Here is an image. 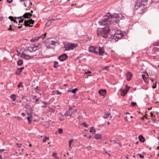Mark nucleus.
Segmentation results:
<instances>
[{
  "label": "nucleus",
  "instance_id": "f257e3e1",
  "mask_svg": "<svg viewBox=\"0 0 159 159\" xmlns=\"http://www.w3.org/2000/svg\"><path fill=\"white\" fill-rule=\"evenodd\" d=\"M124 16L120 13L115 14L112 16L110 13H108L104 17V19L101 21H99L98 23L100 25H107L112 23H118L120 20L124 19Z\"/></svg>",
  "mask_w": 159,
  "mask_h": 159
},
{
  "label": "nucleus",
  "instance_id": "f03ea898",
  "mask_svg": "<svg viewBox=\"0 0 159 159\" xmlns=\"http://www.w3.org/2000/svg\"><path fill=\"white\" fill-rule=\"evenodd\" d=\"M110 29L108 26H107L102 28H99L97 29V33L98 36H102V37L106 38L108 37L107 34Z\"/></svg>",
  "mask_w": 159,
  "mask_h": 159
},
{
  "label": "nucleus",
  "instance_id": "7ed1b4c3",
  "mask_svg": "<svg viewBox=\"0 0 159 159\" xmlns=\"http://www.w3.org/2000/svg\"><path fill=\"white\" fill-rule=\"evenodd\" d=\"M63 44L64 47L65 48L66 50H73L78 46L77 43H71L67 42H64Z\"/></svg>",
  "mask_w": 159,
  "mask_h": 159
},
{
  "label": "nucleus",
  "instance_id": "20e7f679",
  "mask_svg": "<svg viewBox=\"0 0 159 159\" xmlns=\"http://www.w3.org/2000/svg\"><path fill=\"white\" fill-rule=\"evenodd\" d=\"M148 0H137L135 4L134 9L138 8L141 6H145L147 4Z\"/></svg>",
  "mask_w": 159,
  "mask_h": 159
},
{
  "label": "nucleus",
  "instance_id": "39448f33",
  "mask_svg": "<svg viewBox=\"0 0 159 159\" xmlns=\"http://www.w3.org/2000/svg\"><path fill=\"white\" fill-rule=\"evenodd\" d=\"M123 36V34L121 31L118 30L113 35L112 38L115 39L116 41H117L118 39H120Z\"/></svg>",
  "mask_w": 159,
  "mask_h": 159
},
{
  "label": "nucleus",
  "instance_id": "423d86ee",
  "mask_svg": "<svg viewBox=\"0 0 159 159\" xmlns=\"http://www.w3.org/2000/svg\"><path fill=\"white\" fill-rule=\"evenodd\" d=\"M146 7V5L143 6H141V7L138 8H135L134 10L138 13L141 14L144 12Z\"/></svg>",
  "mask_w": 159,
  "mask_h": 159
},
{
  "label": "nucleus",
  "instance_id": "0eeeda50",
  "mask_svg": "<svg viewBox=\"0 0 159 159\" xmlns=\"http://www.w3.org/2000/svg\"><path fill=\"white\" fill-rule=\"evenodd\" d=\"M34 21L32 19L28 20H25L24 25L25 26L32 27L33 25H31L30 24H33Z\"/></svg>",
  "mask_w": 159,
  "mask_h": 159
},
{
  "label": "nucleus",
  "instance_id": "6e6552de",
  "mask_svg": "<svg viewBox=\"0 0 159 159\" xmlns=\"http://www.w3.org/2000/svg\"><path fill=\"white\" fill-rule=\"evenodd\" d=\"M89 52H92L96 54H98L99 55H102L104 53V50H89Z\"/></svg>",
  "mask_w": 159,
  "mask_h": 159
},
{
  "label": "nucleus",
  "instance_id": "1a4fd4ad",
  "mask_svg": "<svg viewBox=\"0 0 159 159\" xmlns=\"http://www.w3.org/2000/svg\"><path fill=\"white\" fill-rule=\"evenodd\" d=\"M68 57L67 55L66 54H62L59 57V60L61 61L65 60Z\"/></svg>",
  "mask_w": 159,
  "mask_h": 159
},
{
  "label": "nucleus",
  "instance_id": "9d476101",
  "mask_svg": "<svg viewBox=\"0 0 159 159\" xmlns=\"http://www.w3.org/2000/svg\"><path fill=\"white\" fill-rule=\"evenodd\" d=\"M32 16L30 12L25 13L23 16H20V17H23L25 18H29Z\"/></svg>",
  "mask_w": 159,
  "mask_h": 159
},
{
  "label": "nucleus",
  "instance_id": "9b49d317",
  "mask_svg": "<svg viewBox=\"0 0 159 159\" xmlns=\"http://www.w3.org/2000/svg\"><path fill=\"white\" fill-rule=\"evenodd\" d=\"M98 93L100 95L104 96L106 94V90L105 89H100L99 90Z\"/></svg>",
  "mask_w": 159,
  "mask_h": 159
},
{
  "label": "nucleus",
  "instance_id": "f8f14e48",
  "mask_svg": "<svg viewBox=\"0 0 159 159\" xmlns=\"http://www.w3.org/2000/svg\"><path fill=\"white\" fill-rule=\"evenodd\" d=\"M126 79L128 81H129L131 79V77L133 76V75L131 72H129L126 74Z\"/></svg>",
  "mask_w": 159,
  "mask_h": 159
},
{
  "label": "nucleus",
  "instance_id": "ddd939ff",
  "mask_svg": "<svg viewBox=\"0 0 159 159\" xmlns=\"http://www.w3.org/2000/svg\"><path fill=\"white\" fill-rule=\"evenodd\" d=\"M24 67H21L20 68H18L17 69V70L16 71V74L17 75H20V73L21 72L22 70L24 69Z\"/></svg>",
  "mask_w": 159,
  "mask_h": 159
},
{
  "label": "nucleus",
  "instance_id": "4468645a",
  "mask_svg": "<svg viewBox=\"0 0 159 159\" xmlns=\"http://www.w3.org/2000/svg\"><path fill=\"white\" fill-rule=\"evenodd\" d=\"M30 52L32 53L31 56V57L35 56L36 55H39V53L37 54V53H36V50H29Z\"/></svg>",
  "mask_w": 159,
  "mask_h": 159
},
{
  "label": "nucleus",
  "instance_id": "2eb2a0df",
  "mask_svg": "<svg viewBox=\"0 0 159 159\" xmlns=\"http://www.w3.org/2000/svg\"><path fill=\"white\" fill-rule=\"evenodd\" d=\"M110 113L107 112V113H105L103 116V117L105 119H107L108 117H110V119H111L112 117L110 116Z\"/></svg>",
  "mask_w": 159,
  "mask_h": 159
},
{
  "label": "nucleus",
  "instance_id": "dca6fc26",
  "mask_svg": "<svg viewBox=\"0 0 159 159\" xmlns=\"http://www.w3.org/2000/svg\"><path fill=\"white\" fill-rule=\"evenodd\" d=\"M25 118L28 120V124H31L32 122L31 119L33 118L32 116L30 115V116H28L27 117H26Z\"/></svg>",
  "mask_w": 159,
  "mask_h": 159
},
{
  "label": "nucleus",
  "instance_id": "f3484780",
  "mask_svg": "<svg viewBox=\"0 0 159 159\" xmlns=\"http://www.w3.org/2000/svg\"><path fill=\"white\" fill-rule=\"evenodd\" d=\"M39 40V38L38 37H34L30 40V41L33 43H35L37 41Z\"/></svg>",
  "mask_w": 159,
  "mask_h": 159
},
{
  "label": "nucleus",
  "instance_id": "a211bd4d",
  "mask_svg": "<svg viewBox=\"0 0 159 159\" xmlns=\"http://www.w3.org/2000/svg\"><path fill=\"white\" fill-rule=\"evenodd\" d=\"M78 91V89L76 88L72 90L71 89H69L68 90V92H71L72 93H75Z\"/></svg>",
  "mask_w": 159,
  "mask_h": 159
},
{
  "label": "nucleus",
  "instance_id": "6ab92c4d",
  "mask_svg": "<svg viewBox=\"0 0 159 159\" xmlns=\"http://www.w3.org/2000/svg\"><path fill=\"white\" fill-rule=\"evenodd\" d=\"M139 140L141 142H144L145 141V139L143 137L142 135H140L139 136Z\"/></svg>",
  "mask_w": 159,
  "mask_h": 159
},
{
  "label": "nucleus",
  "instance_id": "aec40b11",
  "mask_svg": "<svg viewBox=\"0 0 159 159\" xmlns=\"http://www.w3.org/2000/svg\"><path fill=\"white\" fill-rule=\"evenodd\" d=\"M22 57L26 59H29L31 57V56L25 55L24 53V52H23V53L22 54Z\"/></svg>",
  "mask_w": 159,
  "mask_h": 159
},
{
  "label": "nucleus",
  "instance_id": "412c9836",
  "mask_svg": "<svg viewBox=\"0 0 159 159\" xmlns=\"http://www.w3.org/2000/svg\"><path fill=\"white\" fill-rule=\"evenodd\" d=\"M120 91L121 92V95L122 96H124L127 93V92L123 89H120Z\"/></svg>",
  "mask_w": 159,
  "mask_h": 159
},
{
  "label": "nucleus",
  "instance_id": "4be33fe9",
  "mask_svg": "<svg viewBox=\"0 0 159 159\" xmlns=\"http://www.w3.org/2000/svg\"><path fill=\"white\" fill-rule=\"evenodd\" d=\"M101 135L99 134H95L94 138L96 139H99L101 138Z\"/></svg>",
  "mask_w": 159,
  "mask_h": 159
},
{
  "label": "nucleus",
  "instance_id": "5701e85b",
  "mask_svg": "<svg viewBox=\"0 0 159 159\" xmlns=\"http://www.w3.org/2000/svg\"><path fill=\"white\" fill-rule=\"evenodd\" d=\"M10 98L12 99V100L13 101H15L16 100V96L14 94H11L10 96Z\"/></svg>",
  "mask_w": 159,
  "mask_h": 159
},
{
  "label": "nucleus",
  "instance_id": "b1692460",
  "mask_svg": "<svg viewBox=\"0 0 159 159\" xmlns=\"http://www.w3.org/2000/svg\"><path fill=\"white\" fill-rule=\"evenodd\" d=\"M52 20H51L50 19L48 20L46 23L45 26H49L50 25L51 23H52Z\"/></svg>",
  "mask_w": 159,
  "mask_h": 159
},
{
  "label": "nucleus",
  "instance_id": "393cba45",
  "mask_svg": "<svg viewBox=\"0 0 159 159\" xmlns=\"http://www.w3.org/2000/svg\"><path fill=\"white\" fill-rule=\"evenodd\" d=\"M50 45L52 46L55 45L56 44H58L57 41H52L51 43H50Z\"/></svg>",
  "mask_w": 159,
  "mask_h": 159
},
{
  "label": "nucleus",
  "instance_id": "a878e982",
  "mask_svg": "<svg viewBox=\"0 0 159 159\" xmlns=\"http://www.w3.org/2000/svg\"><path fill=\"white\" fill-rule=\"evenodd\" d=\"M89 50H96L98 49V47H94L93 46H91L89 47Z\"/></svg>",
  "mask_w": 159,
  "mask_h": 159
},
{
  "label": "nucleus",
  "instance_id": "bb28decb",
  "mask_svg": "<svg viewBox=\"0 0 159 159\" xmlns=\"http://www.w3.org/2000/svg\"><path fill=\"white\" fill-rule=\"evenodd\" d=\"M47 34V33H45V34H42L39 37H38V38H39V39L40 38H42L43 39L44 38H45L46 35Z\"/></svg>",
  "mask_w": 159,
  "mask_h": 159
},
{
  "label": "nucleus",
  "instance_id": "cd10ccee",
  "mask_svg": "<svg viewBox=\"0 0 159 159\" xmlns=\"http://www.w3.org/2000/svg\"><path fill=\"white\" fill-rule=\"evenodd\" d=\"M23 63V61L22 60H19L17 62V64L19 66H21V65H22Z\"/></svg>",
  "mask_w": 159,
  "mask_h": 159
},
{
  "label": "nucleus",
  "instance_id": "c85d7f7f",
  "mask_svg": "<svg viewBox=\"0 0 159 159\" xmlns=\"http://www.w3.org/2000/svg\"><path fill=\"white\" fill-rule=\"evenodd\" d=\"M59 65L58 64V62L57 61H55L54 62V64L53 67L55 68H57L58 67Z\"/></svg>",
  "mask_w": 159,
  "mask_h": 159
},
{
  "label": "nucleus",
  "instance_id": "c756f323",
  "mask_svg": "<svg viewBox=\"0 0 159 159\" xmlns=\"http://www.w3.org/2000/svg\"><path fill=\"white\" fill-rule=\"evenodd\" d=\"M90 132L91 133H95L96 132V131L93 127H92L90 128Z\"/></svg>",
  "mask_w": 159,
  "mask_h": 159
},
{
  "label": "nucleus",
  "instance_id": "7c9ffc66",
  "mask_svg": "<svg viewBox=\"0 0 159 159\" xmlns=\"http://www.w3.org/2000/svg\"><path fill=\"white\" fill-rule=\"evenodd\" d=\"M142 77L143 79L144 80L145 82L147 81H148V78H147V77H146L145 75H144L143 74L142 75Z\"/></svg>",
  "mask_w": 159,
  "mask_h": 159
},
{
  "label": "nucleus",
  "instance_id": "2f4dec72",
  "mask_svg": "<svg viewBox=\"0 0 159 159\" xmlns=\"http://www.w3.org/2000/svg\"><path fill=\"white\" fill-rule=\"evenodd\" d=\"M9 19H10L11 21H13L14 22H16V23H17L16 21L14 20V18L12 16H10L9 17Z\"/></svg>",
  "mask_w": 159,
  "mask_h": 159
},
{
  "label": "nucleus",
  "instance_id": "473e14b6",
  "mask_svg": "<svg viewBox=\"0 0 159 159\" xmlns=\"http://www.w3.org/2000/svg\"><path fill=\"white\" fill-rule=\"evenodd\" d=\"M81 125H83L85 127L87 128L88 127V125L86 123H82Z\"/></svg>",
  "mask_w": 159,
  "mask_h": 159
},
{
  "label": "nucleus",
  "instance_id": "72a5a7b5",
  "mask_svg": "<svg viewBox=\"0 0 159 159\" xmlns=\"http://www.w3.org/2000/svg\"><path fill=\"white\" fill-rule=\"evenodd\" d=\"M73 141V139H71L69 141V147L70 148L71 146V145L72 142Z\"/></svg>",
  "mask_w": 159,
  "mask_h": 159
},
{
  "label": "nucleus",
  "instance_id": "f704fd0d",
  "mask_svg": "<svg viewBox=\"0 0 159 159\" xmlns=\"http://www.w3.org/2000/svg\"><path fill=\"white\" fill-rule=\"evenodd\" d=\"M102 69L108 71L109 70V67L108 66H106L103 68Z\"/></svg>",
  "mask_w": 159,
  "mask_h": 159
},
{
  "label": "nucleus",
  "instance_id": "c9c22d12",
  "mask_svg": "<svg viewBox=\"0 0 159 159\" xmlns=\"http://www.w3.org/2000/svg\"><path fill=\"white\" fill-rule=\"evenodd\" d=\"M49 138L48 137H45L43 139V142H45L47 139H49Z\"/></svg>",
  "mask_w": 159,
  "mask_h": 159
},
{
  "label": "nucleus",
  "instance_id": "e433bc0d",
  "mask_svg": "<svg viewBox=\"0 0 159 159\" xmlns=\"http://www.w3.org/2000/svg\"><path fill=\"white\" fill-rule=\"evenodd\" d=\"M18 18L19 19H20V20L19 21V23H21L23 21L24 19H22V17H18Z\"/></svg>",
  "mask_w": 159,
  "mask_h": 159
},
{
  "label": "nucleus",
  "instance_id": "4c0bfd02",
  "mask_svg": "<svg viewBox=\"0 0 159 159\" xmlns=\"http://www.w3.org/2000/svg\"><path fill=\"white\" fill-rule=\"evenodd\" d=\"M155 46H159V40H158L157 42L154 43L153 44Z\"/></svg>",
  "mask_w": 159,
  "mask_h": 159
},
{
  "label": "nucleus",
  "instance_id": "58836bf2",
  "mask_svg": "<svg viewBox=\"0 0 159 159\" xmlns=\"http://www.w3.org/2000/svg\"><path fill=\"white\" fill-rule=\"evenodd\" d=\"M131 106L134 107L135 105H136V102H131Z\"/></svg>",
  "mask_w": 159,
  "mask_h": 159
},
{
  "label": "nucleus",
  "instance_id": "ea45409f",
  "mask_svg": "<svg viewBox=\"0 0 159 159\" xmlns=\"http://www.w3.org/2000/svg\"><path fill=\"white\" fill-rule=\"evenodd\" d=\"M157 83V81H156L155 83L153 84L152 86V88L154 89H155L156 88Z\"/></svg>",
  "mask_w": 159,
  "mask_h": 159
},
{
  "label": "nucleus",
  "instance_id": "a19ab883",
  "mask_svg": "<svg viewBox=\"0 0 159 159\" xmlns=\"http://www.w3.org/2000/svg\"><path fill=\"white\" fill-rule=\"evenodd\" d=\"M58 133L59 134H61L63 133V129H62L59 128L58 129Z\"/></svg>",
  "mask_w": 159,
  "mask_h": 159
},
{
  "label": "nucleus",
  "instance_id": "79ce46f5",
  "mask_svg": "<svg viewBox=\"0 0 159 159\" xmlns=\"http://www.w3.org/2000/svg\"><path fill=\"white\" fill-rule=\"evenodd\" d=\"M57 155V154L55 152L53 153L52 154V157H55V158H57V159H58V158H57L58 157Z\"/></svg>",
  "mask_w": 159,
  "mask_h": 159
},
{
  "label": "nucleus",
  "instance_id": "37998d69",
  "mask_svg": "<svg viewBox=\"0 0 159 159\" xmlns=\"http://www.w3.org/2000/svg\"><path fill=\"white\" fill-rule=\"evenodd\" d=\"M152 54H154L156 53H158L159 52V50H152Z\"/></svg>",
  "mask_w": 159,
  "mask_h": 159
},
{
  "label": "nucleus",
  "instance_id": "c03bdc74",
  "mask_svg": "<svg viewBox=\"0 0 159 159\" xmlns=\"http://www.w3.org/2000/svg\"><path fill=\"white\" fill-rule=\"evenodd\" d=\"M15 118L17 119L18 120H20L22 119V118H21L20 117L18 116H15Z\"/></svg>",
  "mask_w": 159,
  "mask_h": 159
},
{
  "label": "nucleus",
  "instance_id": "a18cd8bd",
  "mask_svg": "<svg viewBox=\"0 0 159 159\" xmlns=\"http://www.w3.org/2000/svg\"><path fill=\"white\" fill-rule=\"evenodd\" d=\"M157 79V76L156 75H155L154 76V77L153 78H151L150 80L152 81H153L154 80H156Z\"/></svg>",
  "mask_w": 159,
  "mask_h": 159
},
{
  "label": "nucleus",
  "instance_id": "49530a36",
  "mask_svg": "<svg viewBox=\"0 0 159 159\" xmlns=\"http://www.w3.org/2000/svg\"><path fill=\"white\" fill-rule=\"evenodd\" d=\"M22 84V83H21V82L18 85V87L20 88L21 86V87H23V85H21Z\"/></svg>",
  "mask_w": 159,
  "mask_h": 159
},
{
  "label": "nucleus",
  "instance_id": "de8ad7c7",
  "mask_svg": "<svg viewBox=\"0 0 159 159\" xmlns=\"http://www.w3.org/2000/svg\"><path fill=\"white\" fill-rule=\"evenodd\" d=\"M138 155L139 156V157L140 158H144V156L143 155H142L141 154H138Z\"/></svg>",
  "mask_w": 159,
  "mask_h": 159
},
{
  "label": "nucleus",
  "instance_id": "09e8293b",
  "mask_svg": "<svg viewBox=\"0 0 159 159\" xmlns=\"http://www.w3.org/2000/svg\"><path fill=\"white\" fill-rule=\"evenodd\" d=\"M8 30L13 31L14 30V29L11 27V25H10V27L8 29Z\"/></svg>",
  "mask_w": 159,
  "mask_h": 159
},
{
  "label": "nucleus",
  "instance_id": "8fccbe9b",
  "mask_svg": "<svg viewBox=\"0 0 159 159\" xmlns=\"http://www.w3.org/2000/svg\"><path fill=\"white\" fill-rule=\"evenodd\" d=\"M65 115H67V116H71L72 115V113L67 112L66 113V114Z\"/></svg>",
  "mask_w": 159,
  "mask_h": 159
},
{
  "label": "nucleus",
  "instance_id": "3c124183",
  "mask_svg": "<svg viewBox=\"0 0 159 159\" xmlns=\"http://www.w3.org/2000/svg\"><path fill=\"white\" fill-rule=\"evenodd\" d=\"M32 112L31 111V110H30V112H29V113H28V112L27 113V114L28 115H29V116H30V115H31V116H32Z\"/></svg>",
  "mask_w": 159,
  "mask_h": 159
},
{
  "label": "nucleus",
  "instance_id": "603ef678",
  "mask_svg": "<svg viewBox=\"0 0 159 159\" xmlns=\"http://www.w3.org/2000/svg\"><path fill=\"white\" fill-rule=\"evenodd\" d=\"M130 87H127V88H126V90H125L127 93L128 92V91L129 90Z\"/></svg>",
  "mask_w": 159,
  "mask_h": 159
},
{
  "label": "nucleus",
  "instance_id": "864d4df0",
  "mask_svg": "<svg viewBox=\"0 0 159 159\" xmlns=\"http://www.w3.org/2000/svg\"><path fill=\"white\" fill-rule=\"evenodd\" d=\"M57 94V95H59L61 93L59 91L57 90L56 91Z\"/></svg>",
  "mask_w": 159,
  "mask_h": 159
},
{
  "label": "nucleus",
  "instance_id": "5fc2aeb1",
  "mask_svg": "<svg viewBox=\"0 0 159 159\" xmlns=\"http://www.w3.org/2000/svg\"><path fill=\"white\" fill-rule=\"evenodd\" d=\"M13 0H7V2L9 3H11L12 2Z\"/></svg>",
  "mask_w": 159,
  "mask_h": 159
},
{
  "label": "nucleus",
  "instance_id": "6e6d98bb",
  "mask_svg": "<svg viewBox=\"0 0 159 159\" xmlns=\"http://www.w3.org/2000/svg\"><path fill=\"white\" fill-rule=\"evenodd\" d=\"M44 104L45 105H44L43 106H42V107H47V105L46 104V103L44 102H43Z\"/></svg>",
  "mask_w": 159,
  "mask_h": 159
},
{
  "label": "nucleus",
  "instance_id": "4d7b16f0",
  "mask_svg": "<svg viewBox=\"0 0 159 159\" xmlns=\"http://www.w3.org/2000/svg\"><path fill=\"white\" fill-rule=\"evenodd\" d=\"M110 142H113L114 143H116V141L115 140H110Z\"/></svg>",
  "mask_w": 159,
  "mask_h": 159
},
{
  "label": "nucleus",
  "instance_id": "13d9d810",
  "mask_svg": "<svg viewBox=\"0 0 159 159\" xmlns=\"http://www.w3.org/2000/svg\"><path fill=\"white\" fill-rule=\"evenodd\" d=\"M53 48V47H51V46H49V47L47 46V48Z\"/></svg>",
  "mask_w": 159,
  "mask_h": 159
},
{
  "label": "nucleus",
  "instance_id": "bf43d9fd",
  "mask_svg": "<svg viewBox=\"0 0 159 159\" xmlns=\"http://www.w3.org/2000/svg\"><path fill=\"white\" fill-rule=\"evenodd\" d=\"M38 87L37 86L36 88H35L34 89H35L36 90H38L39 91V90L38 89ZM36 92H37V91H36Z\"/></svg>",
  "mask_w": 159,
  "mask_h": 159
},
{
  "label": "nucleus",
  "instance_id": "052dcab7",
  "mask_svg": "<svg viewBox=\"0 0 159 159\" xmlns=\"http://www.w3.org/2000/svg\"><path fill=\"white\" fill-rule=\"evenodd\" d=\"M3 17H0V21H2L3 20Z\"/></svg>",
  "mask_w": 159,
  "mask_h": 159
},
{
  "label": "nucleus",
  "instance_id": "680f3d73",
  "mask_svg": "<svg viewBox=\"0 0 159 159\" xmlns=\"http://www.w3.org/2000/svg\"><path fill=\"white\" fill-rule=\"evenodd\" d=\"M4 150V149H0V152H2Z\"/></svg>",
  "mask_w": 159,
  "mask_h": 159
},
{
  "label": "nucleus",
  "instance_id": "e2e57ef3",
  "mask_svg": "<svg viewBox=\"0 0 159 159\" xmlns=\"http://www.w3.org/2000/svg\"><path fill=\"white\" fill-rule=\"evenodd\" d=\"M34 48H35V46H34L33 47H29V48H32V49H34Z\"/></svg>",
  "mask_w": 159,
  "mask_h": 159
},
{
  "label": "nucleus",
  "instance_id": "0e129e2a",
  "mask_svg": "<svg viewBox=\"0 0 159 159\" xmlns=\"http://www.w3.org/2000/svg\"><path fill=\"white\" fill-rule=\"evenodd\" d=\"M50 20H52V21L53 20H57V18H54L51 19Z\"/></svg>",
  "mask_w": 159,
  "mask_h": 159
},
{
  "label": "nucleus",
  "instance_id": "69168bd1",
  "mask_svg": "<svg viewBox=\"0 0 159 159\" xmlns=\"http://www.w3.org/2000/svg\"><path fill=\"white\" fill-rule=\"evenodd\" d=\"M103 48V47H101L100 46L99 47V50H102Z\"/></svg>",
  "mask_w": 159,
  "mask_h": 159
},
{
  "label": "nucleus",
  "instance_id": "338daca9",
  "mask_svg": "<svg viewBox=\"0 0 159 159\" xmlns=\"http://www.w3.org/2000/svg\"><path fill=\"white\" fill-rule=\"evenodd\" d=\"M87 148H90L91 149L92 148V147L91 146H88L86 147Z\"/></svg>",
  "mask_w": 159,
  "mask_h": 159
},
{
  "label": "nucleus",
  "instance_id": "774afa93",
  "mask_svg": "<svg viewBox=\"0 0 159 159\" xmlns=\"http://www.w3.org/2000/svg\"><path fill=\"white\" fill-rule=\"evenodd\" d=\"M90 73H91V71H88L85 72V74Z\"/></svg>",
  "mask_w": 159,
  "mask_h": 159
}]
</instances>
